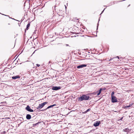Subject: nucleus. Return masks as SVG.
<instances>
[{
    "label": "nucleus",
    "instance_id": "obj_1",
    "mask_svg": "<svg viewBox=\"0 0 134 134\" xmlns=\"http://www.w3.org/2000/svg\"><path fill=\"white\" fill-rule=\"evenodd\" d=\"M91 99V97L85 94H83L78 98V100L79 102Z\"/></svg>",
    "mask_w": 134,
    "mask_h": 134
},
{
    "label": "nucleus",
    "instance_id": "obj_2",
    "mask_svg": "<svg viewBox=\"0 0 134 134\" xmlns=\"http://www.w3.org/2000/svg\"><path fill=\"white\" fill-rule=\"evenodd\" d=\"M111 102L113 103H116L118 102L115 96L111 97Z\"/></svg>",
    "mask_w": 134,
    "mask_h": 134
},
{
    "label": "nucleus",
    "instance_id": "obj_3",
    "mask_svg": "<svg viewBox=\"0 0 134 134\" xmlns=\"http://www.w3.org/2000/svg\"><path fill=\"white\" fill-rule=\"evenodd\" d=\"M25 109L27 111L30 112H33L34 111L33 110L31 109L29 105H27V106L25 108Z\"/></svg>",
    "mask_w": 134,
    "mask_h": 134
},
{
    "label": "nucleus",
    "instance_id": "obj_4",
    "mask_svg": "<svg viewBox=\"0 0 134 134\" xmlns=\"http://www.w3.org/2000/svg\"><path fill=\"white\" fill-rule=\"evenodd\" d=\"M61 87L60 86H53L52 88V90L57 91L60 89Z\"/></svg>",
    "mask_w": 134,
    "mask_h": 134
},
{
    "label": "nucleus",
    "instance_id": "obj_5",
    "mask_svg": "<svg viewBox=\"0 0 134 134\" xmlns=\"http://www.w3.org/2000/svg\"><path fill=\"white\" fill-rule=\"evenodd\" d=\"M100 123V121H97L96 122L94 123L93 126L95 127L98 126L99 125Z\"/></svg>",
    "mask_w": 134,
    "mask_h": 134
},
{
    "label": "nucleus",
    "instance_id": "obj_6",
    "mask_svg": "<svg viewBox=\"0 0 134 134\" xmlns=\"http://www.w3.org/2000/svg\"><path fill=\"white\" fill-rule=\"evenodd\" d=\"M87 66V65L85 64H81L80 65L77 67V68L78 69H80L82 68L83 67H86Z\"/></svg>",
    "mask_w": 134,
    "mask_h": 134
},
{
    "label": "nucleus",
    "instance_id": "obj_7",
    "mask_svg": "<svg viewBox=\"0 0 134 134\" xmlns=\"http://www.w3.org/2000/svg\"><path fill=\"white\" fill-rule=\"evenodd\" d=\"M43 106L42 103L40 104H39V106L37 108V109H41L43 107Z\"/></svg>",
    "mask_w": 134,
    "mask_h": 134
},
{
    "label": "nucleus",
    "instance_id": "obj_8",
    "mask_svg": "<svg viewBox=\"0 0 134 134\" xmlns=\"http://www.w3.org/2000/svg\"><path fill=\"white\" fill-rule=\"evenodd\" d=\"M20 77L19 75H17L15 76H13L12 77V78L14 80H15L17 79L20 78Z\"/></svg>",
    "mask_w": 134,
    "mask_h": 134
},
{
    "label": "nucleus",
    "instance_id": "obj_9",
    "mask_svg": "<svg viewBox=\"0 0 134 134\" xmlns=\"http://www.w3.org/2000/svg\"><path fill=\"white\" fill-rule=\"evenodd\" d=\"M26 118L27 119L30 120L31 118V116L29 114H27L26 115Z\"/></svg>",
    "mask_w": 134,
    "mask_h": 134
},
{
    "label": "nucleus",
    "instance_id": "obj_10",
    "mask_svg": "<svg viewBox=\"0 0 134 134\" xmlns=\"http://www.w3.org/2000/svg\"><path fill=\"white\" fill-rule=\"evenodd\" d=\"M55 105H56V104H54L52 105L49 106H48L45 109H44V110H46L48 109L53 107L54 106H55Z\"/></svg>",
    "mask_w": 134,
    "mask_h": 134
},
{
    "label": "nucleus",
    "instance_id": "obj_11",
    "mask_svg": "<svg viewBox=\"0 0 134 134\" xmlns=\"http://www.w3.org/2000/svg\"><path fill=\"white\" fill-rule=\"evenodd\" d=\"M130 130L128 128H125L123 130V131L125 132H129Z\"/></svg>",
    "mask_w": 134,
    "mask_h": 134
},
{
    "label": "nucleus",
    "instance_id": "obj_12",
    "mask_svg": "<svg viewBox=\"0 0 134 134\" xmlns=\"http://www.w3.org/2000/svg\"><path fill=\"white\" fill-rule=\"evenodd\" d=\"M132 104H133L132 103H131L130 104H129V105L124 106V108L125 109H126L127 108H128L129 107H131L132 106Z\"/></svg>",
    "mask_w": 134,
    "mask_h": 134
},
{
    "label": "nucleus",
    "instance_id": "obj_13",
    "mask_svg": "<svg viewBox=\"0 0 134 134\" xmlns=\"http://www.w3.org/2000/svg\"><path fill=\"white\" fill-rule=\"evenodd\" d=\"M30 23H29L27 24V26H26V30H28V29L29 27H30Z\"/></svg>",
    "mask_w": 134,
    "mask_h": 134
},
{
    "label": "nucleus",
    "instance_id": "obj_14",
    "mask_svg": "<svg viewBox=\"0 0 134 134\" xmlns=\"http://www.w3.org/2000/svg\"><path fill=\"white\" fill-rule=\"evenodd\" d=\"M48 103V102H44L43 103H42V104H43V106H44V105L46 104H47Z\"/></svg>",
    "mask_w": 134,
    "mask_h": 134
},
{
    "label": "nucleus",
    "instance_id": "obj_15",
    "mask_svg": "<svg viewBox=\"0 0 134 134\" xmlns=\"http://www.w3.org/2000/svg\"><path fill=\"white\" fill-rule=\"evenodd\" d=\"M114 92L113 91L111 93V97L114 96Z\"/></svg>",
    "mask_w": 134,
    "mask_h": 134
},
{
    "label": "nucleus",
    "instance_id": "obj_16",
    "mask_svg": "<svg viewBox=\"0 0 134 134\" xmlns=\"http://www.w3.org/2000/svg\"><path fill=\"white\" fill-rule=\"evenodd\" d=\"M104 90V89L102 88H100V89L99 90V91H99V92H100V93H101L102 91Z\"/></svg>",
    "mask_w": 134,
    "mask_h": 134
},
{
    "label": "nucleus",
    "instance_id": "obj_17",
    "mask_svg": "<svg viewBox=\"0 0 134 134\" xmlns=\"http://www.w3.org/2000/svg\"><path fill=\"white\" fill-rule=\"evenodd\" d=\"M97 96H98L99 95V94H100V93H100V92H99V91H97Z\"/></svg>",
    "mask_w": 134,
    "mask_h": 134
},
{
    "label": "nucleus",
    "instance_id": "obj_18",
    "mask_svg": "<svg viewBox=\"0 0 134 134\" xmlns=\"http://www.w3.org/2000/svg\"><path fill=\"white\" fill-rule=\"evenodd\" d=\"M40 122H38L35 124L34 125V126H36L38 124H39L40 123Z\"/></svg>",
    "mask_w": 134,
    "mask_h": 134
},
{
    "label": "nucleus",
    "instance_id": "obj_19",
    "mask_svg": "<svg viewBox=\"0 0 134 134\" xmlns=\"http://www.w3.org/2000/svg\"><path fill=\"white\" fill-rule=\"evenodd\" d=\"M90 109H89H89H87V110L85 112H86V113H87V112H88V111H89L90 110Z\"/></svg>",
    "mask_w": 134,
    "mask_h": 134
},
{
    "label": "nucleus",
    "instance_id": "obj_20",
    "mask_svg": "<svg viewBox=\"0 0 134 134\" xmlns=\"http://www.w3.org/2000/svg\"><path fill=\"white\" fill-rule=\"evenodd\" d=\"M106 8H105L104 9V10L102 12V13H101L100 14V15H101V14H102L103 13V12L104 11V10L106 9Z\"/></svg>",
    "mask_w": 134,
    "mask_h": 134
},
{
    "label": "nucleus",
    "instance_id": "obj_21",
    "mask_svg": "<svg viewBox=\"0 0 134 134\" xmlns=\"http://www.w3.org/2000/svg\"><path fill=\"white\" fill-rule=\"evenodd\" d=\"M36 65L38 67H39V66H40V65L38 64H36Z\"/></svg>",
    "mask_w": 134,
    "mask_h": 134
},
{
    "label": "nucleus",
    "instance_id": "obj_22",
    "mask_svg": "<svg viewBox=\"0 0 134 134\" xmlns=\"http://www.w3.org/2000/svg\"><path fill=\"white\" fill-rule=\"evenodd\" d=\"M98 24H97V29H98Z\"/></svg>",
    "mask_w": 134,
    "mask_h": 134
},
{
    "label": "nucleus",
    "instance_id": "obj_23",
    "mask_svg": "<svg viewBox=\"0 0 134 134\" xmlns=\"http://www.w3.org/2000/svg\"><path fill=\"white\" fill-rule=\"evenodd\" d=\"M115 2H114L113 3H112L111 4V5L113 4H115Z\"/></svg>",
    "mask_w": 134,
    "mask_h": 134
},
{
    "label": "nucleus",
    "instance_id": "obj_24",
    "mask_svg": "<svg viewBox=\"0 0 134 134\" xmlns=\"http://www.w3.org/2000/svg\"><path fill=\"white\" fill-rule=\"evenodd\" d=\"M116 58H118V59H120V58H119L118 56H117L116 57Z\"/></svg>",
    "mask_w": 134,
    "mask_h": 134
},
{
    "label": "nucleus",
    "instance_id": "obj_25",
    "mask_svg": "<svg viewBox=\"0 0 134 134\" xmlns=\"http://www.w3.org/2000/svg\"><path fill=\"white\" fill-rule=\"evenodd\" d=\"M123 117H121V119H120V120H122V119H123Z\"/></svg>",
    "mask_w": 134,
    "mask_h": 134
},
{
    "label": "nucleus",
    "instance_id": "obj_26",
    "mask_svg": "<svg viewBox=\"0 0 134 134\" xmlns=\"http://www.w3.org/2000/svg\"><path fill=\"white\" fill-rule=\"evenodd\" d=\"M113 59L112 58H111L109 60L110 61L111 60Z\"/></svg>",
    "mask_w": 134,
    "mask_h": 134
},
{
    "label": "nucleus",
    "instance_id": "obj_27",
    "mask_svg": "<svg viewBox=\"0 0 134 134\" xmlns=\"http://www.w3.org/2000/svg\"><path fill=\"white\" fill-rule=\"evenodd\" d=\"M69 46V45L68 44H66V46Z\"/></svg>",
    "mask_w": 134,
    "mask_h": 134
},
{
    "label": "nucleus",
    "instance_id": "obj_28",
    "mask_svg": "<svg viewBox=\"0 0 134 134\" xmlns=\"http://www.w3.org/2000/svg\"><path fill=\"white\" fill-rule=\"evenodd\" d=\"M65 8L66 9V6L65 5Z\"/></svg>",
    "mask_w": 134,
    "mask_h": 134
},
{
    "label": "nucleus",
    "instance_id": "obj_29",
    "mask_svg": "<svg viewBox=\"0 0 134 134\" xmlns=\"http://www.w3.org/2000/svg\"><path fill=\"white\" fill-rule=\"evenodd\" d=\"M117 2H118V1H116V2H115V3H117Z\"/></svg>",
    "mask_w": 134,
    "mask_h": 134
},
{
    "label": "nucleus",
    "instance_id": "obj_30",
    "mask_svg": "<svg viewBox=\"0 0 134 134\" xmlns=\"http://www.w3.org/2000/svg\"><path fill=\"white\" fill-rule=\"evenodd\" d=\"M35 51L34 52H33V54L34 53H35Z\"/></svg>",
    "mask_w": 134,
    "mask_h": 134
},
{
    "label": "nucleus",
    "instance_id": "obj_31",
    "mask_svg": "<svg viewBox=\"0 0 134 134\" xmlns=\"http://www.w3.org/2000/svg\"><path fill=\"white\" fill-rule=\"evenodd\" d=\"M5 16H8V15H5Z\"/></svg>",
    "mask_w": 134,
    "mask_h": 134
},
{
    "label": "nucleus",
    "instance_id": "obj_32",
    "mask_svg": "<svg viewBox=\"0 0 134 134\" xmlns=\"http://www.w3.org/2000/svg\"><path fill=\"white\" fill-rule=\"evenodd\" d=\"M99 20H100V19H99V21H98V22H99Z\"/></svg>",
    "mask_w": 134,
    "mask_h": 134
},
{
    "label": "nucleus",
    "instance_id": "obj_33",
    "mask_svg": "<svg viewBox=\"0 0 134 134\" xmlns=\"http://www.w3.org/2000/svg\"><path fill=\"white\" fill-rule=\"evenodd\" d=\"M26 30H25V32H26Z\"/></svg>",
    "mask_w": 134,
    "mask_h": 134
},
{
    "label": "nucleus",
    "instance_id": "obj_34",
    "mask_svg": "<svg viewBox=\"0 0 134 134\" xmlns=\"http://www.w3.org/2000/svg\"><path fill=\"white\" fill-rule=\"evenodd\" d=\"M35 33V34H36V33L34 32V33Z\"/></svg>",
    "mask_w": 134,
    "mask_h": 134
}]
</instances>
